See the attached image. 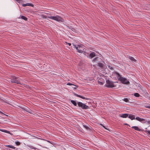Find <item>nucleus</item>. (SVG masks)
I'll list each match as a JSON object with an SVG mask.
<instances>
[{"instance_id":"obj_1","label":"nucleus","mask_w":150,"mask_h":150,"mask_svg":"<svg viewBox=\"0 0 150 150\" xmlns=\"http://www.w3.org/2000/svg\"><path fill=\"white\" fill-rule=\"evenodd\" d=\"M18 77H16L15 76H12L11 78V82L12 83H15L18 84H21V83L20 81V80L19 79Z\"/></svg>"},{"instance_id":"obj_2","label":"nucleus","mask_w":150,"mask_h":150,"mask_svg":"<svg viewBox=\"0 0 150 150\" xmlns=\"http://www.w3.org/2000/svg\"><path fill=\"white\" fill-rule=\"evenodd\" d=\"M48 18H49L53 19L58 21H60L62 22L64 21L63 19L61 17L58 16H48Z\"/></svg>"},{"instance_id":"obj_3","label":"nucleus","mask_w":150,"mask_h":150,"mask_svg":"<svg viewBox=\"0 0 150 150\" xmlns=\"http://www.w3.org/2000/svg\"><path fill=\"white\" fill-rule=\"evenodd\" d=\"M114 82L110 81L109 80H107L106 81V84L105 86L108 88H112L115 87V86L114 84Z\"/></svg>"},{"instance_id":"obj_4","label":"nucleus","mask_w":150,"mask_h":150,"mask_svg":"<svg viewBox=\"0 0 150 150\" xmlns=\"http://www.w3.org/2000/svg\"><path fill=\"white\" fill-rule=\"evenodd\" d=\"M77 105L79 107H80L84 110H86L89 108L88 106L81 102H78L77 103Z\"/></svg>"},{"instance_id":"obj_5","label":"nucleus","mask_w":150,"mask_h":150,"mask_svg":"<svg viewBox=\"0 0 150 150\" xmlns=\"http://www.w3.org/2000/svg\"><path fill=\"white\" fill-rule=\"evenodd\" d=\"M118 81H120L123 84H127L129 83V81L126 79L122 77L119 78Z\"/></svg>"},{"instance_id":"obj_6","label":"nucleus","mask_w":150,"mask_h":150,"mask_svg":"<svg viewBox=\"0 0 150 150\" xmlns=\"http://www.w3.org/2000/svg\"><path fill=\"white\" fill-rule=\"evenodd\" d=\"M75 48L77 50V52L79 53H82L83 52V48L79 45H77V46H75Z\"/></svg>"},{"instance_id":"obj_7","label":"nucleus","mask_w":150,"mask_h":150,"mask_svg":"<svg viewBox=\"0 0 150 150\" xmlns=\"http://www.w3.org/2000/svg\"><path fill=\"white\" fill-rule=\"evenodd\" d=\"M135 119L143 123H145L146 122V121L144 119L141 118L139 117H136Z\"/></svg>"},{"instance_id":"obj_8","label":"nucleus","mask_w":150,"mask_h":150,"mask_svg":"<svg viewBox=\"0 0 150 150\" xmlns=\"http://www.w3.org/2000/svg\"><path fill=\"white\" fill-rule=\"evenodd\" d=\"M74 95L78 97L81 98L83 99H85L86 100H89L90 99V98H86L85 97L81 96L80 95H79L75 93Z\"/></svg>"},{"instance_id":"obj_9","label":"nucleus","mask_w":150,"mask_h":150,"mask_svg":"<svg viewBox=\"0 0 150 150\" xmlns=\"http://www.w3.org/2000/svg\"><path fill=\"white\" fill-rule=\"evenodd\" d=\"M22 5L23 7H25L26 6H31L32 7H33L34 6V5L33 4L30 3H27L26 4H22Z\"/></svg>"},{"instance_id":"obj_10","label":"nucleus","mask_w":150,"mask_h":150,"mask_svg":"<svg viewBox=\"0 0 150 150\" xmlns=\"http://www.w3.org/2000/svg\"><path fill=\"white\" fill-rule=\"evenodd\" d=\"M128 114H123L120 115V116L122 118H126L128 117Z\"/></svg>"},{"instance_id":"obj_11","label":"nucleus","mask_w":150,"mask_h":150,"mask_svg":"<svg viewBox=\"0 0 150 150\" xmlns=\"http://www.w3.org/2000/svg\"><path fill=\"white\" fill-rule=\"evenodd\" d=\"M128 117L132 120L135 119L134 115H129Z\"/></svg>"},{"instance_id":"obj_12","label":"nucleus","mask_w":150,"mask_h":150,"mask_svg":"<svg viewBox=\"0 0 150 150\" xmlns=\"http://www.w3.org/2000/svg\"><path fill=\"white\" fill-rule=\"evenodd\" d=\"M25 111L30 113H32L33 111L28 108H25Z\"/></svg>"},{"instance_id":"obj_13","label":"nucleus","mask_w":150,"mask_h":150,"mask_svg":"<svg viewBox=\"0 0 150 150\" xmlns=\"http://www.w3.org/2000/svg\"><path fill=\"white\" fill-rule=\"evenodd\" d=\"M132 128L138 131H141V130L137 126H133L132 127Z\"/></svg>"},{"instance_id":"obj_14","label":"nucleus","mask_w":150,"mask_h":150,"mask_svg":"<svg viewBox=\"0 0 150 150\" xmlns=\"http://www.w3.org/2000/svg\"><path fill=\"white\" fill-rule=\"evenodd\" d=\"M128 58L132 62H136L137 60L135 59H134L133 57H132L129 56L128 57Z\"/></svg>"},{"instance_id":"obj_15","label":"nucleus","mask_w":150,"mask_h":150,"mask_svg":"<svg viewBox=\"0 0 150 150\" xmlns=\"http://www.w3.org/2000/svg\"><path fill=\"white\" fill-rule=\"evenodd\" d=\"M89 56L91 58H92L95 56L96 54L95 52H93L90 54Z\"/></svg>"},{"instance_id":"obj_16","label":"nucleus","mask_w":150,"mask_h":150,"mask_svg":"<svg viewBox=\"0 0 150 150\" xmlns=\"http://www.w3.org/2000/svg\"><path fill=\"white\" fill-rule=\"evenodd\" d=\"M115 74L117 76V78L118 79L120 78H121V76L117 72H115Z\"/></svg>"},{"instance_id":"obj_17","label":"nucleus","mask_w":150,"mask_h":150,"mask_svg":"<svg viewBox=\"0 0 150 150\" xmlns=\"http://www.w3.org/2000/svg\"><path fill=\"white\" fill-rule=\"evenodd\" d=\"M98 65L101 68H103V67L104 66L103 64L100 62H99L98 63Z\"/></svg>"},{"instance_id":"obj_18","label":"nucleus","mask_w":150,"mask_h":150,"mask_svg":"<svg viewBox=\"0 0 150 150\" xmlns=\"http://www.w3.org/2000/svg\"><path fill=\"white\" fill-rule=\"evenodd\" d=\"M71 102L74 106H76L77 105V103L75 101L71 100Z\"/></svg>"},{"instance_id":"obj_19","label":"nucleus","mask_w":150,"mask_h":150,"mask_svg":"<svg viewBox=\"0 0 150 150\" xmlns=\"http://www.w3.org/2000/svg\"><path fill=\"white\" fill-rule=\"evenodd\" d=\"M5 146L13 149H15V147L14 146L10 145H6Z\"/></svg>"},{"instance_id":"obj_20","label":"nucleus","mask_w":150,"mask_h":150,"mask_svg":"<svg viewBox=\"0 0 150 150\" xmlns=\"http://www.w3.org/2000/svg\"><path fill=\"white\" fill-rule=\"evenodd\" d=\"M21 19L24 20L25 21H27V20H28L27 18L25 16H21Z\"/></svg>"},{"instance_id":"obj_21","label":"nucleus","mask_w":150,"mask_h":150,"mask_svg":"<svg viewBox=\"0 0 150 150\" xmlns=\"http://www.w3.org/2000/svg\"><path fill=\"white\" fill-rule=\"evenodd\" d=\"M17 3L22 4L23 2V1L22 0H15Z\"/></svg>"},{"instance_id":"obj_22","label":"nucleus","mask_w":150,"mask_h":150,"mask_svg":"<svg viewBox=\"0 0 150 150\" xmlns=\"http://www.w3.org/2000/svg\"><path fill=\"white\" fill-rule=\"evenodd\" d=\"M67 85H69V86H71V85H74L75 86H76V87H78V86H76V85H74L73 84H72L71 83H67Z\"/></svg>"},{"instance_id":"obj_23","label":"nucleus","mask_w":150,"mask_h":150,"mask_svg":"<svg viewBox=\"0 0 150 150\" xmlns=\"http://www.w3.org/2000/svg\"><path fill=\"white\" fill-rule=\"evenodd\" d=\"M134 96L136 97H139L140 96V95L138 93H134Z\"/></svg>"},{"instance_id":"obj_24","label":"nucleus","mask_w":150,"mask_h":150,"mask_svg":"<svg viewBox=\"0 0 150 150\" xmlns=\"http://www.w3.org/2000/svg\"><path fill=\"white\" fill-rule=\"evenodd\" d=\"M98 58H99L98 57H96V58L93 59V61L94 62L97 61Z\"/></svg>"},{"instance_id":"obj_25","label":"nucleus","mask_w":150,"mask_h":150,"mask_svg":"<svg viewBox=\"0 0 150 150\" xmlns=\"http://www.w3.org/2000/svg\"><path fill=\"white\" fill-rule=\"evenodd\" d=\"M123 100L126 102H129V100L127 98H124Z\"/></svg>"},{"instance_id":"obj_26","label":"nucleus","mask_w":150,"mask_h":150,"mask_svg":"<svg viewBox=\"0 0 150 150\" xmlns=\"http://www.w3.org/2000/svg\"><path fill=\"white\" fill-rule=\"evenodd\" d=\"M42 17L43 18H46L47 17V16L44 15H41Z\"/></svg>"},{"instance_id":"obj_27","label":"nucleus","mask_w":150,"mask_h":150,"mask_svg":"<svg viewBox=\"0 0 150 150\" xmlns=\"http://www.w3.org/2000/svg\"><path fill=\"white\" fill-rule=\"evenodd\" d=\"M16 144L17 145H19L20 144V143L19 142H15Z\"/></svg>"},{"instance_id":"obj_28","label":"nucleus","mask_w":150,"mask_h":150,"mask_svg":"<svg viewBox=\"0 0 150 150\" xmlns=\"http://www.w3.org/2000/svg\"><path fill=\"white\" fill-rule=\"evenodd\" d=\"M144 107L146 108L150 109V104H149L148 105H145Z\"/></svg>"},{"instance_id":"obj_29","label":"nucleus","mask_w":150,"mask_h":150,"mask_svg":"<svg viewBox=\"0 0 150 150\" xmlns=\"http://www.w3.org/2000/svg\"><path fill=\"white\" fill-rule=\"evenodd\" d=\"M83 127L85 128L86 129L88 130L89 129V128L88 127L86 126V125H83Z\"/></svg>"},{"instance_id":"obj_30","label":"nucleus","mask_w":150,"mask_h":150,"mask_svg":"<svg viewBox=\"0 0 150 150\" xmlns=\"http://www.w3.org/2000/svg\"><path fill=\"white\" fill-rule=\"evenodd\" d=\"M145 132L147 134H148L150 135V131L149 130H146L145 131Z\"/></svg>"},{"instance_id":"obj_31","label":"nucleus","mask_w":150,"mask_h":150,"mask_svg":"<svg viewBox=\"0 0 150 150\" xmlns=\"http://www.w3.org/2000/svg\"><path fill=\"white\" fill-rule=\"evenodd\" d=\"M108 68H109L110 69H111V70H113V69H114L112 67H111V66H108Z\"/></svg>"},{"instance_id":"obj_32","label":"nucleus","mask_w":150,"mask_h":150,"mask_svg":"<svg viewBox=\"0 0 150 150\" xmlns=\"http://www.w3.org/2000/svg\"><path fill=\"white\" fill-rule=\"evenodd\" d=\"M46 141H47V142H49V143H50V144H53V143H52V142H50V141H49V140H46Z\"/></svg>"},{"instance_id":"obj_33","label":"nucleus","mask_w":150,"mask_h":150,"mask_svg":"<svg viewBox=\"0 0 150 150\" xmlns=\"http://www.w3.org/2000/svg\"><path fill=\"white\" fill-rule=\"evenodd\" d=\"M100 125H101L102 126H103V127H104V128L105 129H107V130H108V129L107 128H106V127H105L103 125H102V124H100Z\"/></svg>"},{"instance_id":"obj_34","label":"nucleus","mask_w":150,"mask_h":150,"mask_svg":"<svg viewBox=\"0 0 150 150\" xmlns=\"http://www.w3.org/2000/svg\"><path fill=\"white\" fill-rule=\"evenodd\" d=\"M2 132H6V130H4V129H1V130Z\"/></svg>"},{"instance_id":"obj_35","label":"nucleus","mask_w":150,"mask_h":150,"mask_svg":"<svg viewBox=\"0 0 150 150\" xmlns=\"http://www.w3.org/2000/svg\"><path fill=\"white\" fill-rule=\"evenodd\" d=\"M147 7L148 8L146 9H150V5H148Z\"/></svg>"},{"instance_id":"obj_36","label":"nucleus","mask_w":150,"mask_h":150,"mask_svg":"<svg viewBox=\"0 0 150 150\" xmlns=\"http://www.w3.org/2000/svg\"><path fill=\"white\" fill-rule=\"evenodd\" d=\"M30 147L31 149H35L34 147L33 146H30Z\"/></svg>"},{"instance_id":"obj_37","label":"nucleus","mask_w":150,"mask_h":150,"mask_svg":"<svg viewBox=\"0 0 150 150\" xmlns=\"http://www.w3.org/2000/svg\"><path fill=\"white\" fill-rule=\"evenodd\" d=\"M21 108L22 110H25V108Z\"/></svg>"},{"instance_id":"obj_38","label":"nucleus","mask_w":150,"mask_h":150,"mask_svg":"<svg viewBox=\"0 0 150 150\" xmlns=\"http://www.w3.org/2000/svg\"><path fill=\"white\" fill-rule=\"evenodd\" d=\"M6 132L7 133H10V132L9 131L6 130Z\"/></svg>"},{"instance_id":"obj_39","label":"nucleus","mask_w":150,"mask_h":150,"mask_svg":"<svg viewBox=\"0 0 150 150\" xmlns=\"http://www.w3.org/2000/svg\"><path fill=\"white\" fill-rule=\"evenodd\" d=\"M68 44L69 45V46H70L71 45V44L70 43H68Z\"/></svg>"},{"instance_id":"obj_40","label":"nucleus","mask_w":150,"mask_h":150,"mask_svg":"<svg viewBox=\"0 0 150 150\" xmlns=\"http://www.w3.org/2000/svg\"><path fill=\"white\" fill-rule=\"evenodd\" d=\"M0 113L2 114H3V112L0 111Z\"/></svg>"},{"instance_id":"obj_41","label":"nucleus","mask_w":150,"mask_h":150,"mask_svg":"<svg viewBox=\"0 0 150 150\" xmlns=\"http://www.w3.org/2000/svg\"><path fill=\"white\" fill-rule=\"evenodd\" d=\"M148 123H150V121H148Z\"/></svg>"},{"instance_id":"obj_42","label":"nucleus","mask_w":150,"mask_h":150,"mask_svg":"<svg viewBox=\"0 0 150 150\" xmlns=\"http://www.w3.org/2000/svg\"><path fill=\"white\" fill-rule=\"evenodd\" d=\"M125 124V125H128V124Z\"/></svg>"},{"instance_id":"obj_43","label":"nucleus","mask_w":150,"mask_h":150,"mask_svg":"<svg viewBox=\"0 0 150 150\" xmlns=\"http://www.w3.org/2000/svg\"><path fill=\"white\" fill-rule=\"evenodd\" d=\"M76 88H74L75 89H76Z\"/></svg>"},{"instance_id":"obj_44","label":"nucleus","mask_w":150,"mask_h":150,"mask_svg":"<svg viewBox=\"0 0 150 150\" xmlns=\"http://www.w3.org/2000/svg\"><path fill=\"white\" fill-rule=\"evenodd\" d=\"M149 100H150V97H149Z\"/></svg>"}]
</instances>
